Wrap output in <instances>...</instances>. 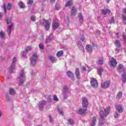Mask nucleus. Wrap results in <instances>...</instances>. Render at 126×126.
<instances>
[{
  "mask_svg": "<svg viewBox=\"0 0 126 126\" xmlns=\"http://www.w3.org/2000/svg\"><path fill=\"white\" fill-rule=\"evenodd\" d=\"M110 107H107L105 108L103 111L102 110H100L99 112V115H100V121H99V124L101 126L104 125V123L105 122V118L107 117L109 115V113H110Z\"/></svg>",
  "mask_w": 126,
  "mask_h": 126,
  "instance_id": "obj_1",
  "label": "nucleus"
},
{
  "mask_svg": "<svg viewBox=\"0 0 126 126\" xmlns=\"http://www.w3.org/2000/svg\"><path fill=\"white\" fill-rule=\"evenodd\" d=\"M82 106L84 109H79L77 112V114L79 115H84L85 113H86V111H87V107L88 106V100L86 97H83L82 98Z\"/></svg>",
  "mask_w": 126,
  "mask_h": 126,
  "instance_id": "obj_2",
  "label": "nucleus"
},
{
  "mask_svg": "<svg viewBox=\"0 0 126 126\" xmlns=\"http://www.w3.org/2000/svg\"><path fill=\"white\" fill-rule=\"evenodd\" d=\"M39 23L41 26L44 25L45 30H48L49 29H50V26L51 25V20H46L45 19H42L40 21Z\"/></svg>",
  "mask_w": 126,
  "mask_h": 126,
  "instance_id": "obj_3",
  "label": "nucleus"
},
{
  "mask_svg": "<svg viewBox=\"0 0 126 126\" xmlns=\"http://www.w3.org/2000/svg\"><path fill=\"white\" fill-rule=\"evenodd\" d=\"M17 61V59H16V58L14 57L13 59L12 60V63L11 64V66L10 67V69H9V72H10V73H12L13 72V70H14V69H15V64H16V61Z\"/></svg>",
  "mask_w": 126,
  "mask_h": 126,
  "instance_id": "obj_4",
  "label": "nucleus"
},
{
  "mask_svg": "<svg viewBox=\"0 0 126 126\" xmlns=\"http://www.w3.org/2000/svg\"><path fill=\"white\" fill-rule=\"evenodd\" d=\"M25 78V75H24V70H22L20 72V77L19 79H20V82L19 83V85H21L23 83L24 79Z\"/></svg>",
  "mask_w": 126,
  "mask_h": 126,
  "instance_id": "obj_5",
  "label": "nucleus"
},
{
  "mask_svg": "<svg viewBox=\"0 0 126 126\" xmlns=\"http://www.w3.org/2000/svg\"><path fill=\"white\" fill-rule=\"evenodd\" d=\"M37 54H34L32 55V56L31 58V62L32 66H34V65H36V62H37Z\"/></svg>",
  "mask_w": 126,
  "mask_h": 126,
  "instance_id": "obj_6",
  "label": "nucleus"
},
{
  "mask_svg": "<svg viewBox=\"0 0 126 126\" xmlns=\"http://www.w3.org/2000/svg\"><path fill=\"white\" fill-rule=\"evenodd\" d=\"M111 85V81H106L104 83H101V86L104 89H106V88H109Z\"/></svg>",
  "mask_w": 126,
  "mask_h": 126,
  "instance_id": "obj_7",
  "label": "nucleus"
},
{
  "mask_svg": "<svg viewBox=\"0 0 126 126\" xmlns=\"http://www.w3.org/2000/svg\"><path fill=\"white\" fill-rule=\"evenodd\" d=\"M91 84L94 88H97L98 87V82L95 78L91 79Z\"/></svg>",
  "mask_w": 126,
  "mask_h": 126,
  "instance_id": "obj_8",
  "label": "nucleus"
},
{
  "mask_svg": "<svg viewBox=\"0 0 126 126\" xmlns=\"http://www.w3.org/2000/svg\"><path fill=\"white\" fill-rule=\"evenodd\" d=\"M68 93L69 92L68 91V88L67 86H65L63 87V98L64 99H66L68 96Z\"/></svg>",
  "mask_w": 126,
  "mask_h": 126,
  "instance_id": "obj_9",
  "label": "nucleus"
},
{
  "mask_svg": "<svg viewBox=\"0 0 126 126\" xmlns=\"http://www.w3.org/2000/svg\"><path fill=\"white\" fill-rule=\"evenodd\" d=\"M59 27V22L57 19H54L52 22V28L54 30H56Z\"/></svg>",
  "mask_w": 126,
  "mask_h": 126,
  "instance_id": "obj_10",
  "label": "nucleus"
},
{
  "mask_svg": "<svg viewBox=\"0 0 126 126\" xmlns=\"http://www.w3.org/2000/svg\"><path fill=\"white\" fill-rule=\"evenodd\" d=\"M116 109L118 113H122L124 112V107H123V105L119 104L116 105Z\"/></svg>",
  "mask_w": 126,
  "mask_h": 126,
  "instance_id": "obj_11",
  "label": "nucleus"
},
{
  "mask_svg": "<svg viewBox=\"0 0 126 126\" xmlns=\"http://www.w3.org/2000/svg\"><path fill=\"white\" fill-rule=\"evenodd\" d=\"M118 69L119 72H124V73L126 72V68L122 64H119Z\"/></svg>",
  "mask_w": 126,
  "mask_h": 126,
  "instance_id": "obj_12",
  "label": "nucleus"
},
{
  "mask_svg": "<svg viewBox=\"0 0 126 126\" xmlns=\"http://www.w3.org/2000/svg\"><path fill=\"white\" fill-rule=\"evenodd\" d=\"M77 11L76 10V7L73 6L71 8V16H75L76 15V13Z\"/></svg>",
  "mask_w": 126,
  "mask_h": 126,
  "instance_id": "obj_13",
  "label": "nucleus"
},
{
  "mask_svg": "<svg viewBox=\"0 0 126 126\" xmlns=\"http://www.w3.org/2000/svg\"><path fill=\"white\" fill-rule=\"evenodd\" d=\"M77 46L79 50H80L81 51H82V52H84V48H83V46L82 45V43H81V42L78 41Z\"/></svg>",
  "mask_w": 126,
  "mask_h": 126,
  "instance_id": "obj_14",
  "label": "nucleus"
},
{
  "mask_svg": "<svg viewBox=\"0 0 126 126\" xmlns=\"http://www.w3.org/2000/svg\"><path fill=\"white\" fill-rule=\"evenodd\" d=\"M110 63L112 66H113V67L117 66V61H116V59H115L114 58H111Z\"/></svg>",
  "mask_w": 126,
  "mask_h": 126,
  "instance_id": "obj_15",
  "label": "nucleus"
},
{
  "mask_svg": "<svg viewBox=\"0 0 126 126\" xmlns=\"http://www.w3.org/2000/svg\"><path fill=\"white\" fill-rule=\"evenodd\" d=\"M75 75L76 78H77V79H79V77L80 76V72H79V69L78 68H76Z\"/></svg>",
  "mask_w": 126,
  "mask_h": 126,
  "instance_id": "obj_16",
  "label": "nucleus"
},
{
  "mask_svg": "<svg viewBox=\"0 0 126 126\" xmlns=\"http://www.w3.org/2000/svg\"><path fill=\"white\" fill-rule=\"evenodd\" d=\"M44 105H46V102L44 101H42L39 102V109L42 111L43 110V106H44Z\"/></svg>",
  "mask_w": 126,
  "mask_h": 126,
  "instance_id": "obj_17",
  "label": "nucleus"
},
{
  "mask_svg": "<svg viewBox=\"0 0 126 126\" xmlns=\"http://www.w3.org/2000/svg\"><path fill=\"white\" fill-rule=\"evenodd\" d=\"M111 13V10L109 9L104 10L102 9V14L103 15H106V14H110Z\"/></svg>",
  "mask_w": 126,
  "mask_h": 126,
  "instance_id": "obj_18",
  "label": "nucleus"
},
{
  "mask_svg": "<svg viewBox=\"0 0 126 126\" xmlns=\"http://www.w3.org/2000/svg\"><path fill=\"white\" fill-rule=\"evenodd\" d=\"M114 44L116 46V47H117V48H121V46H122V44H121V41L119 40H115Z\"/></svg>",
  "mask_w": 126,
  "mask_h": 126,
  "instance_id": "obj_19",
  "label": "nucleus"
},
{
  "mask_svg": "<svg viewBox=\"0 0 126 126\" xmlns=\"http://www.w3.org/2000/svg\"><path fill=\"white\" fill-rule=\"evenodd\" d=\"M86 50L88 52H89V53H91L93 51V48H92V46L90 45H87L86 46Z\"/></svg>",
  "mask_w": 126,
  "mask_h": 126,
  "instance_id": "obj_20",
  "label": "nucleus"
},
{
  "mask_svg": "<svg viewBox=\"0 0 126 126\" xmlns=\"http://www.w3.org/2000/svg\"><path fill=\"white\" fill-rule=\"evenodd\" d=\"M66 74L67 76L69 77V78H72L74 76V74H73V73L70 71L67 72Z\"/></svg>",
  "mask_w": 126,
  "mask_h": 126,
  "instance_id": "obj_21",
  "label": "nucleus"
},
{
  "mask_svg": "<svg viewBox=\"0 0 126 126\" xmlns=\"http://www.w3.org/2000/svg\"><path fill=\"white\" fill-rule=\"evenodd\" d=\"M103 63H104V61H103V58L98 59V60L97 62V64L102 65V64H103Z\"/></svg>",
  "mask_w": 126,
  "mask_h": 126,
  "instance_id": "obj_22",
  "label": "nucleus"
},
{
  "mask_svg": "<svg viewBox=\"0 0 126 126\" xmlns=\"http://www.w3.org/2000/svg\"><path fill=\"white\" fill-rule=\"evenodd\" d=\"M123 97V92H120L116 96V98L118 99V100H120Z\"/></svg>",
  "mask_w": 126,
  "mask_h": 126,
  "instance_id": "obj_23",
  "label": "nucleus"
},
{
  "mask_svg": "<svg viewBox=\"0 0 126 126\" xmlns=\"http://www.w3.org/2000/svg\"><path fill=\"white\" fill-rule=\"evenodd\" d=\"M122 81L124 83L126 82V72L122 74Z\"/></svg>",
  "mask_w": 126,
  "mask_h": 126,
  "instance_id": "obj_24",
  "label": "nucleus"
},
{
  "mask_svg": "<svg viewBox=\"0 0 126 126\" xmlns=\"http://www.w3.org/2000/svg\"><path fill=\"white\" fill-rule=\"evenodd\" d=\"M18 5L20 8H25V5H24L23 2H19Z\"/></svg>",
  "mask_w": 126,
  "mask_h": 126,
  "instance_id": "obj_25",
  "label": "nucleus"
},
{
  "mask_svg": "<svg viewBox=\"0 0 126 126\" xmlns=\"http://www.w3.org/2000/svg\"><path fill=\"white\" fill-rule=\"evenodd\" d=\"M79 19L80 23H82V22H83V16H82V14H81V13L79 14Z\"/></svg>",
  "mask_w": 126,
  "mask_h": 126,
  "instance_id": "obj_26",
  "label": "nucleus"
},
{
  "mask_svg": "<svg viewBox=\"0 0 126 126\" xmlns=\"http://www.w3.org/2000/svg\"><path fill=\"white\" fill-rule=\"evenodd\" d=\"M11 28H12V24H11L8 27V35H10V33H11Z\"/></svg>",
  "mask_w": 126,
  "mask_h": 126,
  "instance_id": "obj_27",
  "label": "nucleus"
},
{
  "mask_svg": "<svg viewBox=\"0 0 126 126\" xmlns=\"http://www.w3.org/2000/svg\"><path fill=\"white\" fill-rule=\"evenodd\" d=\"M9 93L10 95H15V91L13 89H10L9 91Z\"/></svg>",
  "mask_w": 126,
  "mask_h": 126,
  "instance_id": "obj_28",
  "label": "nucleus"
},
{
  "mask_svg": "<svg viewBox=\"0 0 126 126\" xmlns=\"http://www.w3.org/2000/svg\"><path fill=\"white\" fill-rule=\"evenodd\" d=\"M122 19L123 20V23L126 25V15H122Z\"/></svg>",
  "mask_w": 126,
  "mask_h": 126,
  "instance_id": "obj_29",
  "label": "nucleus"
},
{
  "mask_svg": "<svg viewBox=\"0 0 126 126\" xmlns=\"http://www.w3.org/2000/svg\"><path fill=\"white\" fill-rule=\"evenodd\" d=\"M58 111L59 115L63 116V108H61V107L58 108Z\"/></svg>",
  "mask_w": 126,
  "mask_h": 126,
  "instance_id": "obj_30",
  "label": "nucleus"
},
{
  "mask_svg": "<svg viewBox=\"0 0 126 126\" xmlns=\"http://www.w3.org/2000/svg\"><path fill=\"white\" fill-rule=\"evenodd\" d=\"M97 72L99 75H102V72H103V68H99L97 69Z\"/></svg>",
  "mask_w": 126,
  "mask_h": 126,
  "instance_id": "obj_31",
  "label": "nucleus"
},
{
  "mask_svg": "<svg viewBox=\"0 0 126 126\" xmlns=\"http://www.w3.org/2000/svg\"><path fill=\"white\" fill-rule=\"evenodd\" d=\"M63 51H60L57 52V57H62V55H63Z\"/></svg>",
  "mask_w": 126,
  "mask_h": 126,
  "instance_id": "obj_32",
  "label": "nucleus"
},
{
  "mask_svg": "<svg viewBox=\"0 0 126 126\" xmlns=\"http://www.w3.org/2000/svg\"><path fill=\"white\" fill-rule=\"evenodd\" d=\"M31 50H32V47L31 46H28L26 48L25 51L27 53H28V52H30V51H31Z\"/></svg>",
  "mask_w": 126,
  "mask_h": 126,
  "instance_id": "obj_33",
  "label": "nucleus"
},
{
  "mask_svg": "<svg viewBox=\"0 0 126 126\" xmlns=\"http://www.w3.org/2000/svg\"><path fill=\"white\" fill-rule=\"evenodd\" d=\"M52 38H53V35H50L48 38L46 39V43H49L51 40H52Z\"/></svg>",
  "mask_w": 126,
  "mask_h": 126,
  "instance_id": "obj_34",
  "label": "nucleus"
},
{
  "mask_svg": "<svg viewBox=\"0 0 126 126\" xmlns=\"http://www.w3.org/2000/svg\"><path fill=\"white\" fill-rule=\"evenodd\" d=\"M50 60L52 63H56L57 62V59L55 57H50Z\"/></svg>",
  "mask_w": 126,
  "mask_h": 126,
  "instance_id": "obj_35",
  "label": "nucleus"
},
{
  "mask_svg": "<svg viewBox=\"0 0 126 126\" xmlns=\"http://www.w3.org/2000/svg\"><path fill=\"white\" fill-rule=\"evenodd\" d=\"M53 99L55 102H59V98H58V96H57V95H54L53 97Z\"/></svg>",
  "mask_w": 126,
  "mask_h": 126,
  "instance_id": "obj_36",
  "label": "nucleus"
},
{
  "mask_svg": "<svg viewBox=\"0 0 126 126\" xmlns=\"http://www.w3.org/2000/svg\"><path fill=\"white\" fill-rule=\"evenodd\" d=\"M80 40L81 41H82V42H84L85 43L86 42V40H85V36H84V35H82Z\"/></svg>",
  "mask_w": 126,
  "mask_h": 126,
  "instance_id": "obj_37",
  "label": "nucleus"
},
{
  "mask_svg": "<svg viewBox=\"0 0 126 126\" xmlns=\"http://www.w3.org/2000/svg\"><path fill=\"white\" fill-rule=\"evenodd\" d=\"M0 36L1 37V39H4V32H0Z\"/></svg>",
  "mask_w": 126,
  "mask_h": 126,
  "instance_id": "obj_38",
  "label": "nucleus"
},
{
  "mask_svg": "<svg viewBox=\"0 0 126 126\" xmlns=\"http://www.w3.org/2000/svg\"><path fill=\"white\" fill-rule=\"evenodd\" d=\"M72 4V2L71 1H68L66 2V4L65 5V6H70Z\"/></svg>",
  "mask_w": 126,
  "mask_h": 126,
  "instance_id": "obj_39",
  "label": "nucleus"
},
{
  "mask_svg": "<svg viewBox=\"0 0 126 126\" xmlns=\"http://www.w3.org/2000/svg\"><path fill=\"white\" fill-rule=\"evenodd\" d=\"M11 21H12V19H11V18H9L7 20V24H10V23H11Z\"/></svg>",
  "mask_w": 126,
  "mask_h": 126,
  "instance_id": "obj_40",
  "label": "nucleus"
},
{
  "mask_svg": "<svg viewBox=\"0 0 126 126\" xmlns=\"http://www.w3.org/2000/svg\"><path fill=\"white\" fill-rule=\"evenodd\" d=\"M6 8L8 9V10H10L11 9V4L8 3Z\"/></svg>",
  "mask_w": 126,
  "mask_h": 126,
  "instance_id": "obj_41",
  "label": "nucleus"
},
{
  "mask_svg": "<svg viewBox=\"0 0 126 126\" xmlns=\"http://www.w3.org/2000/svg\"><path fill=\"white\" fill-rule=\"evenodd\" d=\"M39 48L40 50H43L44 49V45L42 43L39 44Z\"/></svg>",
  "mask_w": 126,
  "mask_h": 126,
  "instance_id": "obj_42",
  "label": "nucleus"
},
{
  "mask_svg": "<svg viewBox=\"0 0 126 126\" xmlns=\"http://www.w3.org/2000/svg\"><path fill=\"white\" fill-rule=\"evenodd\" d=\"M68 123H69L70 125H71V126L73 125L74 124L73 120L70 119L68 120Z\"/></svg>",
  "mask_w": 126,
  "mask_h": 126,
  "instance_id": "obj_43",
  "label": "nucleus"
},
{
  "mask_svg": "<svg viewBox=\"0 0 126 126\" xmlns=\"http://www.w3.org/2000/svg\"><path fill=\"white\" fill-rule=\"evenodd\" d=\"M110 23H115V19L114 17H112L110 20Z\"/></svg>",
  "mask_w": 126,
  "mask_h": 126,
  "instance_id": "obj_44",
  "label": "nucleus"
},
{
  "mask_svg": "<svg viewBox=\"0 0 126 126\" xmlns=\"http://www.w3.org/2000/svg\"><path fill=\"white\" fill-rule=\"evenodd\" d=\"M55 8L57 10H59V9H60V8H61V6L59 4H56L55 6Z\"/></svg>",
  "mask_w": 126,
  "mask_h": 126,
  "instance_id": "obj_45",
  "label": "nucleus"
},
{
  "mask_svg": "<svg viewBox=\"0 0 126 126\" xmlns=\"http://www.w3.org/2000/svg\"><path fill=\"white\" fill-rule=\"evenodd\" d=\"M81 69L82 71H86L87 68H86V67L83 66L81 67Z\"/></svg>",
  "mask_w": 126,
  "mask_h": 126,
  "instance_id": "obj_46",
  "label": "nucleus"
},
{
  "mask_svg": "<svg viewBox=\"0 0 126 126\" xmlns=\"http://www.w3.org/2000/svg\"><path fill=\"white\" fill-rule=\"evenodd\" d=\"M2 8H3L4 12H6V9L5 7V4H3V6H2Z\"/></svg>",
  "mask_w": 126,
  "mask_h": 126,
  "instance_id": "obj_47",
  "label": "nucleus"
},
{
  "mask_svg": "<svg viewBox=\"0 0 126 126\" xmlns=\"http://www.w3.org/2000/svg\"><path fill=\"white\" fill-rule=\"evenodd\" d=\"M27 3L28 4H32L33 3V0H28Z\"/></svg>",
  "mask_w": 126,
  "mask_h": 126,
  "instance_id": "obj_48",
  "label": "nucleus"
},
{
  "mask_svg": "<svg viewBox=\"0 0 126 126\" xmlns=\"http://www.w3.org/2000/svg\"><path fill=\"white\" fill-rule=\"evenodd\" d=\"M115 35H116L117 39H119V38H120L121 37V35L120 34V33H119V32H117L116 33H115Z\"/></svg>",
  "mask_w": 126,
  "mask_h": 126,
  "instance_id": "obj_49",
  "label": "nucleus"
},
{
  "mask_svg": "<svg viewBox=\"0 0 126 126\" xmlns=\"http://www.w3.org/2000/svg\"><path fill=\"white\" fill-rule=\"evenodd\" d=\"M26 54H27V52L26 51H24L23 53H22V56L23 57H25L26 56Z\"/></svg>",
  "mask_w": 126,
  "mask_h": 126,
  "instance_id": "obj_50",
  "label": "nucleus"
},
{
  "mask_svg": "<svg viewBox=\"0 0 126 126\" xmlns=\"http://www.w3.org/2000/svg\"><path fill=\"white\" fill-rule=\"evenodd\" d=\"M115 52L116 54H119V53H120V49L118 48H116Z\"/></svg>",
  "mask_w": 126,
  "mask_h": 126,
  "instance_id": "obj_51",
  "label": "nucleus"
},
{
  "mask_svg": "<svg viewBox=\"0 0 126 126\" xmlns=\"http://www.w3.org/2000/svg\"><path fill=\"white\" fill-rule=\"evenodd\" d=\"M119 116V114L118 113V112H115V114H114V117L115 118H118V117Z\"/></svg>",
  "mask_w": 126,
  "mask_h": 126,
  "instance_id": "obj_52",
  "label": "nucleus"
},
{
  "mask_svg": "<svg viewBox=\"0 0 126 126\" xmlns=\"http://www.w3.org/2000/svg\"><path fill=\"white\" fill-rule=\"evenodd\" d=\"M35 18L34 16H32L31 17V20H32V21H35Z\"/></svg>",
  "mask_w": 126,
  "mask_h": 126,
  "instance_id": "obj_53",
  "label": "nucleus"
},
{
  "mask_svg": "<svg viewBox=\"0 0 126 126\" xmlns=\"http://www.w3.org/2000/svg\"><path fill=\"white\" fill-rule=\"evenodd\" d=\"M123 39L125 41V43L126 44V35L125 34H123Z\"/></svg>",
  "mask_w": 126,
  "mask_h": 126,
  "instance_id": "obj_54",
  "label": "nucleus"
},
{
  "mask_svg": "<svg viewBox=\"0 0 126 126\" xmlns=\"http://www.w3.org/2000/svg\"><path fill=\"white\" fill-rule=\"evenodd\" d=\"M49 119L50 120V122H53V119H52V117H51V116H49Z\"/></svg>",
  "mask_w": 126,
  "mask_h": 126,
  "instance_id": "obj_55",
  "label": "nucleus"
},
{
  "mask_svg": "<svg viewBox=\"0 0 126 126\" xmlns=\"http://www.w3.org/2000/svg\"><path fill=\"white\" fill-rule=\"evenodd\" d=\"M96 34H97V35H100V31H97L96 32Z\"/></svg>",
  "mask_w": 126,
  "mask_h": 126,
  "instance_id": "obj_56",
  "label": "nucleus"
},
{
  "mask_svg": "<svg viewBox=\"0 0 126 126\" xmlns=\"http://www.w3.org/2000/svg\"><path fill=\"white\" fill-rule=\"evenodd\" d=\"M55 0H50V2H51V3H53V2H55Z\"/></svg>",
  "mask_w": 126,
  "mask_h": 126,
  "instance_id": "obj_57",
  "label": "nucleus"
},
{
  "mask_svg": "<svg viewBox=\"0 0 126 126\" xmlns=\"http://www.w3.org/2000/svg\"><path fill=\"white\" fill-rule=\"evenodd\" d=\"M1 17H2V14L0 12V18H1Z\"/></svg>",
  "mask_w": 126,
  "mask_h": 126,
  "instance_id": "obj_58",
  "label": "nucleus"
},
{
  "mask_svg": "<svg viewBox=\"0 0 126 126\" xmlns=\"http://www.w3.org/2000/svg\"><path fill=\"white\" fill-rule=\"evenodd\" d=\"M1 115H2V113H1V111L0 110V117H1Z\"/></svg>",
  "mask_w": 126,
  "mask_h": 126,
  "instance_id": "obj_59",
  "label": "nucleus"
},
{
  "mask_svg": "<svg viewBox=\"0 0 126 126\" xmlns=\"http://www.w3.org/2000/svg\"><path fill=\"white\" fill-rule=\"evenodd\" d=\"M110 0H107V3H109V2H110Z\"/></svg>",
  "mask_w": 126,
  "mask_h": 126,
  "instance_id": "obj_60",
  "label": "nucleus"
},
{
  "mask_svg": "<svg viewBox=\"0 0 126 126\" xmlns=\"http://www.w3.org/2000/svg\"><path fill=\"white\" fill-rule=\"evenodd\" d=\"M103 30H104V32H106V31L105 30V29H103Z\"/></svg>",
  "mask_w": 126,
  "mask_h": 126,
  "instance_id": "obj_61",
  "label": "nucleus"
}]
</instances>
